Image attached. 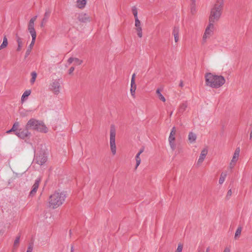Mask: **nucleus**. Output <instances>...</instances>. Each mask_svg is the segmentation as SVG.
<instances>
[{
    "label": "nucleus",
    "instance_id": "nucleus-30",
    "mask_svg": "<svg viewBox=\"0 0 252 252\" xmlns=\"http://www.w3.org/2000/svg\"><path fill=\"white\" fill-rule=\"evenodd\" d=\"M22 48V43L20 41H18V47L17 48V51H20L21 50Z\"/></svg>",
    "mask_w": 252,
    "mask_h": 252
},
{
    "label": "nucleus",
    "instance_id": "nucleus-29",
    "mask_svg": "<svg viewBox=\"0 0 252 252\" xmlns=\"http://www.w3.org/2000/svg\"><path fill=\"white\" fill-rule=\"evenodd\" d=\"M226 175L225 174H221L219 180V184L222 185L225 180Z\"/></svg>",
    "mask_w": 252,
    "mask_h": 252
},
{
    "label": "nucleus",
    "instance_id": "nucleus-3",
    "mask_svg": "<svg viewBox=\"0 0 252 252\" xmlns=\"http://www.w3.org/2000/svg\"><path fill=\"white\" fill-rule=\"evenodd\" d=\"M223 7L224 2L222 0H217L210 10L209 20L213 22L219 21L222 16Z\"/></svg>",
    "mask_w": 252,
    "mask_h": 252
},
{
    "label": "nucleus",
    "instance_id": "nucleus-43",
    "mask_svg": "<svg viewBox=\"0 0 252 252\" xmlns=\"http://www.w3.org/2000/svg\"><path fill=\"white\" fill-rule=\"evenodd\" d=\"M228 193H231V190H229V191H228Z\"/></svg>",
    "mask_w": 252,
    "mask_h": 252
},
{
    "label": "nucleus",
    "instance_id": "nucleus-2",
    "mask_svg": "<svg viewBox=\"0 0 252 252\" xmlns=\"http://www.w3.org/2000/svg\"><path fill=\"white\" fill-rule=\"evenodd\" d=\"M26 127L41 134H46L49 131V128L44 122L35 119L29 120L26 124Z\"/></svg>",
    "mask_w": 252,
    "mask_h": 252
},
{
    "label": "nucleus",
    "instance_id": "nucleus-4",
    "mask_svg": "<svg viewBox=\"0 0 252 252\" xmlns=\"http://www.w3.org/2000/svg\"><path fill=\"white\" fill-rule=\"evenodd\" d=\"M66 194L63 192H56L52 194L48 199L49 207L56 209L61 206L64 202Z\"/></svg>",
    "mask_w": 252,
    "mask_h": 252
},
{
    "label": "nucleus",
    "instance_id": "nucleus-10",
    "mask_svg": "<svg viewBox=\"0 0 252 252\" xmlns=\"http://www.w3.org/2000/svg\"><path fill=\"white\" fill-rule=\"evenodd\" d=\"M39 184H40L39 180H36L35 181V182L34 183L33 185L32 186V190L30 192L31 195L33 196L35 195V194L37 192V190L39 187Z\"/></svg>",
    "mask_w": 252,
    "mask_h": 252
},
{
    "label": "nucleus",
    "instance_id": "nucleus-33",
    "mask_svg": "<svg viewBox=\"0 0 252 252\" xmlns=\"http://www.w3.org/2000/svg\"><path fill=\"white\" fill-rule=\"evenodd\" d=\"M158 99L162 101V102H164L166 101L165 98L164 97V96L162 94L159 95L158 96Z\"/></svg>",
    "mask_w": 252,
    "mask_h": 252
},
{
    "label": "nucleus",
    "instance_id": "nucleus-36",
    "mask_svg": "<svg viewBox=\"0 0 252 252\" xmlns=\"http://www.w3.org/2000/svg\"><path fill=\"white\" fill-rule=\"evenodd\" d=\"M209 35V32H205L204 35H203V38H206L207 37H208Z\"/></svg>",
    "mask_w": 252,
    "mask_h": 252
},
{
    "label": "nucleus",
    "instance_id": "nucleus-31",
    "mask_svg": "<svg viewBox=\"0 0 252 252\" xmlns=\"http://www.w3.org/2000/svg\"><path fill=\"white\" fill-rule=\"evenodd\" d=\"M20 242V238L19 237H17L15 238L14 241V246H17L18 245Z\"/></svg>",
    "mask_w": 252,
    "mask_h": 252
},
{
    "label": "nucleus",
    "instance_id": "nucleus-14",
    "mask_svg": "<svg viewBox=\"0 0 252 252\" xmlns=\"http://www.w3.org/2000/svg\"><path fill=\"white\" fill-rule=\"evenodd\" d=\"M216 22L211 21V20H209V23L206 28V32H211L216 30L215 23Z\"/></svg>",
    "mask_w": 252,
    "mask_h": 252
},
{
    "label": "nucleus",
    "instance_id": "nucleus-20",
    "mask_svg": "<svg viewBox=\"0 0 252 252\" xmlns=\"http://www.w3.org/2000/svg\"><path fill=\"white\" fill-rule=\"evenodd\" d=\"M242 230V228L241 227H238L236 229V230L235 232L234 236V238L235 240H238L239 239V238L241 236V234Z\"/></svg>",
    "mask_w": 252,
    "mask_h": 252
},
{
    "label": "nucleus",
    "instance_id": "nucleus-11",
    "mask_svg": "<svg viewBox=\"0 0 252 252\" xmlns=\"http://www.w3.org/2000/svg\"><path fill=\"white\" fill-rule=\"evenodd\" d=\"M240 153V149L239 148L236 149L233 155L232 158L231 160V164H235L238 160Z\"/></svg>",
    "mask_w": 252,
    "mask_h": 252
},
{
    "label": "nucleus",
    "instance_id": "nucleus-6",
    "mask_svg": "<svg viewBox=\"0 0 252 252\" xmlns=\"http://www.w3.org/2000/svg\"><path fill=\"white\" fill-rule=\"evenodd\" d=\"M116 132L115 128H111L110 131V149L113 155H115L117 152V146L116 144Z\"/></svg>",
    "mask_w": 252,
    "mask_h": 252
},
{
    "label": "nucleus",
    "instance_id": "nucleus-12",
    "mask_svg": "<svg viewBox=\"0 0 252 252\" xmlns=\"http://www.w3.org/2000/svg\"><path fill=\"white\" fill-rule=\"evenodd\" d=\"M37 17H38L37 15H35V16H32L31 18V19L29 21V24H28V29H29V30L30 31V32H32V31H33L34 30V22L37 20Z\"/></svg>",
    "mask_w": 252,
    "mask_h": 252
},
{
    "label": "nucleus",
    "instance_id": "nucleus-13",
    "mask_svg": "<svg viewBox=\"0 0 252 252\" xmlns=\"http://www.w3.org/2000/svg\"><path fill=\"white\" fill-rule=\"evenodd\" d=\"M52 89L55 94H59L62 91V87L59 83L56 82L53 84Z\"/></svg>",
    "mask_w": 252,
    "mask_h": 252
},
{
    "label": "nucleus",
    "instance_id": "nucleus-27",
    "mask_svg": "<svg viewBox=\"0 0 252 252\" xmlns=\"http://www.w3.org/2000/svg\"><path fill=\"white\" fill-rule=\"evenodd\" d=\"M70 62H74L76 64L78 65H80L82 63L83 61L82 60H80L77 58L75 59H70L69 60Z\"/></svg>",
    "mask_w": 252,
    "mask_h": 252
},
{
    "label": "nucleus",
    "instance_id": "nucleus-18",
    "mask_svg": "<svg viewBox=\"0 0 252 252\" xmlns=\"http://www.w3.org/2000/svg\"><path fill=\"white\" fill-rule=\"evenodd\" d=\"M31 92H32V91L31 90H26L23 93V94L21 96V101L22 102L25 101L27 99L28 97L31 94Z\"/></svg>",
    "mask_w": 252,
    "mask_h": 252
},
{
    "label": "nucleus",
    "instance_id": "nucleus-16",
    "mask_svg": "<svg viewBox=\"0 0 252 252\" xmlns=\"http://www.w3.org/2000/svg\"><path fill=\"white\" fill-rule=\"evenodd\" d=\"M196 135L192 132H189L188 136V139L189 143L193 144L194 143L196 140Z\"/></svg>",
    "mask_w": 252,
    "mask_h": 252
},
{
    "label": "nucleus",
    "instance_id": "nucleus-34",
    "mask_svg": "<svg viewBox=\"0 0 252 252\" xmlns=\"http://www.w3.org/2000/svg\"><path fill=\"white\" fill-rule=\"evenodd\" d=\"M74 71V67H71L68 70V74L70 75L72 74Z\"/></svg>",
    "mask_w": 252,
    "mask_h": 252
},
{
    "label": "nucleus",
    "instance_id": "nucleus-24",
    "mask_svg": "<svg viewBox=\"0 0 252 252\" xmlns=\"http://www.w3.org/2000/svg\"><path fill=\"white\" fill-rule=\"evenodd\" d=\"M184 248L183 244L180 243L178 244L175 252H182Z\"/></svg>",
    "mask_w": 252,
    "mask_h": 252
},
{
    "label": "nucleus",
    "instance_id": "nucleus-22",
    "mask_svg": "<svg viewBox=\"0 0 252 252\" xmlns=\"http://www.w3.org/2000/svg\"><path fill=\"white\" fill-rule=\"evenodd\" d=\"M37 73L35 72H32L31 74V78L30 80V82L31 84H33L36 79L37 77Z\"/></svg>",
    "mask_w": 252,
    "mask_h": 252
},
{
    "label": "nucleus",
    "instance_id": "nucleus-7",
    "mask_svg": "<svg viewBox=\"0 0 252 252\" xmlns=\"http://www.w3.org/2000/svg\"><path fill=\"white\" fill-rule=\"evenodd\" d=\"M25 129H20L17 131L15 134L16 135L21 139H28L30 138L31 136V133L29 131L30 129H28L26 127Z\"/></svg>",
    "mask_w": 252,
    "mask_h": 252
},
{
    "label": "nucleus",
    "instance_id": "nucleus-35",
    "mask_svg": "<svg viewBox=\"0 0 252 252\" xmlns=\"http://www.w3.org/2000/svg\"><path fill=\"white\" fill-rule=\"evenodd\" d=\"M156 94H157L158 96L159 95L162 94L161 93V91H160V90L159 89L157 90V91H156Z\"/></svg>",
    "mask_w": 252,
    "mask_h": 252
},
{
    "label": "nucleus",
    "instance_id": "nucleus-28",
    "mask_svg": "<svg viewBox=\"0 0 252 252\" xmlns=\"http://www.w3.org/2000/svg\"><path fill=\"white\" fill-rule=\"evenodd\" d=\"M136 90V86H130V93L132 96H134Z\"/></svg>",
    "mask_w": 252,
    "mask_h": 252
},
{
    "label": "nucleus",
    "instance_id": "nucleus-9",
    "mask_svg": "<svg viewBox=\"0 0 252 252\" xmlns=\"http://www.w3.org/2000/svg\"><path fill=\"white\" fill-rule=\"evenodd\" d=\"M88 0H76L75 6L79 9H84L88 3Z\"/></svg>",
    "mask_w": 252,
    "mask_h": 252
},
{
    "label": "nucleus",
    "instance_id": "nucleus-32",
    "mask_svg": "<svg viewBox=\"0 0 252 252\" xmlns=\"http://www.w3.org/2000/svg\"><path fill=\"white\" fill-rule=\"evenodd\" d=\"M136 86L135 81V77H134V75L132 76L131 80V82H130V86Z\"/></svg>",
    "mask_w": 252,
    "mask_h": 252
},
{
    "label": "nucleus",
    "instance_id": "nucleus-37",
    "mask_svg": "<svg viewBox=\"0 0 252 252\" xmlns=\"http://www.w3.org/2000/svg\"><path fill=\"white\" fill-rule=\"evenodd\" d=\"M223 252H230V249L229 248H226L224 249Z\"/></svg>",
    "mask_w": 252,
    "mask_h": 252
},
{
    "label": "nucleus",
    "instance_id": "nucleus-40",
    "mask_svg": "<svg viewBox=\"0 0 252 252\" xmlns=\"http://www.w3.org/2000/svg\"><path fill=\"white\" fill-rule=\"evenodd\" d=\"M13 132V130H11V129H10V130H7V131L6 132V133L7 134H9V133H10V132Z\"/></svg>",
    "mask_w": 252,
    "mask_h": 252
},
{
    "label": "nucleus",
    "instance_id": "nucleus-38",
    "mask_svg": "<svg viewBox=\"0 0 252 252\" xmlns=\"http://www.w3.org/2000/svg\"><path fill=\"white\" fill-rule=\"evenodd\" d=\"M140 162V159L139 158H137L136 159V167H137L139 165Z\"/></svg>",
    "mask_w": 252,
    "mask_h": 252
},
{
    "label": "nucleus",
    "instance_id": "nucleus-8",
    "mask_svg": "<svg viewBox=\"0 0 252 252\" xmlns=\"http://www.w3.org/2000/svg\"><path fill=\"white\" fill-rule=\"evenodd\" d=\"M78 20L80 22L87 23L91 21V18L88 14L82 12L79 15Z\"/></svg>",
    "mask_w": 252,
    "mask_h": 252
},
{
    "label": "nucleus",
    "instance_id": "nucleus-39",
    "mask_svg": "<svg viewBox=\"0 0 252 252\" xmlns=\"http://www.w3.org/2000/svg\"><path fill=\"white\" fill-rule=\"evenodd\" d=\"M249 135H250V138L251 139L252 138V128L250 130Z\"/></svg>",
    "mask_w": 252,
    "mask_h": 252
},
{
    "label": "nucleus",
    "instance_id": "nucleus-23",
    "mask_svg": "<svg viewBox=\"0 0 252 252\" xmlns=\"http://www.w3.org/2000/svg\"><path fill=\"white\" fill-rule=\"evenodd\" d=\"M131 12L134 16V19L138 18V10L136 6H133L131 8Z\"/></svg>",
    "mask_w": 252,
    "mask_h": 252
},
{
    "label": "nucleus",
    "instance_id": "nucleus-42",
    "mask_svg": "<svg viewBox=\"0 0 252 252\" xmlns=\"http://www.w3.org/2000/svg\"><path fill=\"white\" fill-rule=\"evenodd\" d=\"M138 36H139V37H141V36H142V35H141V33H140V32H139V34H138Z\"/></svg>",
    "mask_w": 252,
    "mask_h": 252
},
{
    "label": "nucleus",
    "instance_id": "nucleus-25",
    "mask_svg": "<svg viewBox=\"0 0 252 252\" xmlns=\"http://www.w3.org/2000/svg\"><path fill=\"white\" fill-rule=\"evenodd\" d=\"M19 126H20V125H19V123L16 122V123H14L11 128V130H13V132H15L16 133L17 131H19L18 130Z\"/></svg>",
    "mask_w": 252,
    "mask_h": 252
},
{
    "label": "nucleus",
    "instance_id": "nucleus-5",
    "mask_svg": "<svg viewBox=\"0 0 252 252\" xmlns=\"http://www.w3.org/2000/svg\"><path fill=\"white\" fill-rule=\"evenodd\" d=\"M177 133V128L173 126L170 129L168 137V143L171 150H174L176 147V135Z\"/></svg>",
    "mask_w": 252,
    "mask_h": 252
},
{
    "label": "nucleus",
    "instance_id": "nucleus-19",
    "mask_svg": "<svg viewBox=\"0 0 252 252\" xmlns=\"http://www.w3.org/2000/svg\"><path fill=\"white\" fill-rule=\"evenodd\" d=\"M134 25L137 31H141L142 30L141 23L139 18L134 19Z\"/></svg>",
    "mask_w": 252,
    "mask_h": 252
},
{
    "label": "nucleus",
    "instance_id": "nucleus-41",
    "mask_svg": "<svg viewBox=\"0 0 252 252\" xmlns=\"http://www.w3.org/2000/svg\"><path fill=\"white\" fill-rule=\"evenodd\" d=\"M174 36H175V41H177L178 39L177 38V35L176 34L174 35Z\"/></svg>",
    "mask_w": 252,
    "mask_h": 252
},
{
    "label": "nucleus",
    "instance_id": "nucleus-26",
    "mask_svg": "<svg viewBox=\"0 0 252 252\" xmlns=\"http://www.w3.org/2000/svg\"><path fill=\"white\" fill-rule=\"evenodd\" d=\"M7 44H8L7 39L6 38H4L3 39L2 44L0 46V50L6 48V47L7 46Z\"/></svg>",
    "mask_w": 252,
    "mask_h": 252
},
{
    "label": "nucleus",
    "instance_id": "nucleus-21",
    "mask_svg": "<svg viewBox=\"0 0 252 252\" xmlns=\"http://www.w3.org/2000/svg\"><path fill=\"white\" fill-rule=\"evenodd\" d=\"M29 38H32V42L30 46L32 47L34 43L35 39L36 37V32H31L30 35L29 36Z\"/></svg>",
    "mask_w": 252,
    "mask_h": 252
},
{
    "label": "nucleus",
    "instance_id": "nucleus-17",
    "mask_svg": "<svg viewBox=\"0 0 252 252\" xmlns=\"http://www.w3.org/2000/svg\"><path fill=\"white\" fill-rule=\"evenodd\" d=\"M36 160L38 164L42 165L47 161V158L46 156H38L36 157Z\"/></svg>",
    "mask_w": 252,
    "mask_h": 252
},
{
    "label": "nucleus",
    "instance_id": "nucleus-15",
    "mask_svg": "<svg viewBox=\"0 0 252 252\" xmlns=\"http://www.w3.org/2000/svg\"><path fill=\"white\" fill-rule=\"evenodd\" d=\"M208 154V150L207 149H203L201 150L198 162L199 163H202L204 160L206 155Z\"/></svg>",
    "mask_w": 252,
    "mask_h": 252
},
{
    "label": "nucleus",
    "instance_id": "nucleus-1",
    "mask_svg": "<svg viewBox=\"0 0 252 252\" xmlns=\"http://www.w3.org/2000/svg\"><path fill=\"white\" fill-rule=\"evenodd\" d=\"M205 86L217 89L223 86L226 83L225 77L218 73L208 71L204 74Z\"/></svg>",
    "mask_w": 252,
    "mask_h": 252
}]
</instances>
